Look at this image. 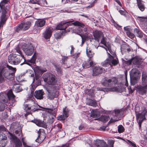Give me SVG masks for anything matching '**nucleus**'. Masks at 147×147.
Wrapping results in <instances>:
<instances>
[{
    "instance_id": "obj_1",
    "label": "nucleus",
    "mask_w": 147,
    "mask_h": 147,
    "mask_svg": "<svg viewBox=\"0 0 147 147\" xmlns=\"http://www.w3.org/2000/svg\"><path fill=\"white\" fill-rule=\"evenodd\" d=\"M15 96L11 90H9L7 94L5 93L0 94V112L2 111L5 109V105L1 101H3L6 105L9 106L11 103L15 102Z\"/></svg>"
},
{
    "instance_id": "obj_2",
    "label": "nucleus",
    "mask_w": 147,
    "mask_h": 147,
    "mask_svg": "<svg viewBox=\"0 0 147 147\" xmlns=\"http://www.w3.org/2000/svg\"><path fill=\"white\" fill-rule=\"evenodd\" d=\"M7 68L0 67V83L4 80V77L2 74L7 79L12 80L14 78V74L16 71V68H13L8 65H7Z\"/></svg>"
},
{
    "instance_id": "obj_3",
    "label": "nucleus",
    "mask_w": 147,
    "mask_h": 147,
    "mask_svg": "<svg viewBox=\"0 0 147 147\" xmlns=\"http://www.w3.org/2000/svg\"><path fill=\"white\" fill-rule=\"evenodd\" d=\"M8 61L12 64L17 65L21 62V65H22L26 61L25 59L24 55L21 56L18 54H10L8 57Z\"/></svg>"
},
{
    "instance_id": "obj_4",
    "label": "nucleus",
    "mask_w": 147,
    "mask_h": 147,
    "mask_svg": "<svg viewBox=\"0 0 147 147\" xmlns=\"http://www.w3.org/2000/svg\"><path fill=\"white\" fill-rule=\"evenodd\" d=\"M137 90L139 94L143 95L147 92V74L143 72L142 74V84L138 86Z\"/></svg>"
},
{
    "instance_id": "obj_5",
    "label": "nucleus",
    "mask_w": 147,
    "mask_h": 147,
    "mask_svg": "<svg viewBox=\"0 0 147 147\" xmlns=\"http://www.w3.org/2000/svg\"><path fill=\"white\" fill-rule=\"evenodd\" d=\"M71 25L74 26H79L82 27L84 25L82 23L76 21L74 22L73 21L66 22L65 21L61 22L56 27L57 29L60 30H64L69 26Z\"/></svg>"
},
{
    "instance_id": "obj_6",
    "label": "nucleus",
    "mask_w": 147,
    "mask_h": 147,
    "mask_svg": "<svg viewBox=\"0 0 147 147\" xmlns=\"http://www.w3.org/2000/svg\"><path fill=\"white\" fill-rule=\"evenodd\" d=\"M118 79L115 77H113L111 78L105 77L102 79V84L105 87H111L116 84H118Z\"/></svg>"
},
{
    "instance_id": "obj_7",
    "label": "nucleus",
    "mask_w": 147,
    "mask_h": 147,
    "mask_svg": "<svg viewBox=\"0 0 147 147\" xmlns=\"http://www.w3.org/2000/svg\"><path fill=\"white\" fill-rule=\"evenodd\" d=\"M139 109V107L136 106L135 108V111L136 114V119L138 121L139 126L140 127L142 122L144 119H145V115L147 111L145 110L139 111H138Z\"/></svg>"
},
{
    "instance_id": "obj_8",
    "label": "nucleus",
    "mask_w": 147,
    "mask_h": 147,
    "mask_svg": "<svg viewBox=\"0 0 147 147\" xmlns=\"http://www.w3.org/2000/svg\"><path fill=\"white\" fill-rule=\"evenodd\" d=\"M8 138L13 142L16 147H22V144L21 141L16 136L9 132H8Z\"/></svg>"
},
{
    "instance_id": "obj_9",
    "label": "nucleus",
    "mask_w": 147,
    "mask_h": 147,
    "mask_svg": "<svg viewBox=\"0 0 147 147\" xmlns=\"http://www.w3.org/2000/svg\"><path fill=\"white\" fill-rule=\"evenodd\" d=\"M56 109H50L47 108V111L49 118H48V122L49 124L52 123L54 121V119L56 115Z\"/></svg>"
},
{
    "instance_id": "obj_10",
    "label": "nucleus",
    "mask_w": 147,
    "mask_h": 147,
    "mask_svg": "<svg viewBox=\"0 0 147 147\" xmlns=\"http://www.w3.org/2000/svg\"><path fill=\"white\" fill-rule=\"evenodd\" d=\"M48 76L49 77L47 78V82L48 84L52 85L56 84L57 81L55 76L51 73H47V77Z\"/></svg>"
},
{
    "instance_id": "obj_11",
    "label": "nucleus",
    "mask_w": 147,
    "mask_h": 147,
    "mask_svg": "<svg viewBox=\"0 0 147 147\" xmlns=\"http://www.w3.org/2000/svg\"><path fill=\"white\" fill-rule=\"evenodd\" d=\"M22 47L23 50L25 53L28 55H31L33 53L34 48L32 44L26 45Z\"/></svg>"
},
{
    "instance_id": "obj_12",
    "label": "nucleus",
    "mask_w": 147,
    "mask_h": 147,
    "mask_svg": "<svg viewBox=\"0 0 147 147\" xmlns=\"http://www.w3.org/2000/svg\"><path fill=\"white\" fill-rule=\"evenodd\" d=\"M31 22H27L24 23H22L20 25L17 27L16 30V32H18L20 30H24L28 29L30 27Z\"/></svg>"
},
{
    "instance_id": "obj_13",
    "label": "nucleus",
    "mask_w": 147,
    "mask_h": 147,
    "mask_svg": "<svg viewBox=\"0 0 147 147\" xmlns=\"http://www.w3.org/2000/svg\"><path fill=\"white\" fill-rule=\"evenodd\" d=\"M47 90L48 92L47 97L50 100H53L55 96L56 91L53 86H51L49 88H47Z\"/></svg>"
},
{
    "instance_id": "obj_14",
    "label": "nucleus",
    "mask_w": 147,
    "mask_h": 147,
    "mask_svg": "<svg viewBox=\"0 0 147 147\" xmlns=\"http://www.w3.org/2000/svg\"><path fill=\"white\" fill-rule=\"evenodd\" d=\"M100 43L103 44L104 46L106 47H105V49L106 51L107 52L108 50H109L110 53L113 56L115 55V52L112 51L111 45L108 42H107L105 40L104 37H103L100 41Z\"/></svg>"
},
{
    "instance_id": "obj_15",
    "label": "nucleus",
    "mask_w": 147,
    "mask_h": 147,
    "mask_svg": "<svg viewBox=\"0 0 147 147\" xmlns=\"http://www.w3.org/2000/svg\"><path fill=\"white\" fill-rule=\"evenodd\" d=\"M140 73L136 68L133 69L130 71V76L136 80L140 78Z\"/></svg>"
},
{
    "instance_id": "obj_16",
    "label": "nucleus",
    "mask_w": 147,
    "mask_h": 147,
    "mask_svg": "<svg viewBox=\"0 0 147 147\" xmlns=\"http://www.w3.org/2000/svg\"><path fill=\"white\" fill-rule=\"evenodd\" d=\"M105 69L100 67H95L93 69V75L97 76L104 72Z\"/></svg>"
},
{
    "instance_id": "obj_17",
    "label": "nucleus",
    "mask_w": 147,
    "mask_h": 147,
    "mask_svg": "<svg viewBox=\"0 0 147 147\" xmlns=\"http://www.w3.org/2000/svg\"><path fill=\"white\" fill-rule=\"evenodd\" d=\"M93 147H108V146L103 140H97L94 143Z\"/></svg>"
},
{
    "instance_id": "obj_18",
    "label": "nucleus",
    "mask_w": 147,
    "mask_h": 147,
    "mask_svg": "<svg viewBox=\"0 0 147 147\" xmlns=\"http://www.w3.org/2000/svg\"><path fill=\"white\" fill-rule=\"evenodd\" d=\"M93 65V61L91 59H89L87 61H84L82 65L83 69H86L90 67Z\"/></svg>"
},
{
    "instance_id": "obj_19",
    "label": "nucleus",
    "mask_w": 147,
    "mask_h": 147,
    "mask_svg": "<svg viewBox=\"0 0 147 147\" xmlns=\"http://www.w3.org/2000/svg\"><path fill=\"white\" fill-rule=\"evenodd\" d=\"M44 94L45 93L42 90H38L35 91L34 96L37 99L41 100L43 99V96Z\"/></svg>"
},
{
    "instance_id": "obj_20",
    "label": "nucleus",
    "mask_w": 147,
    "mask_h": 147,
    "mask_svg": "<svg viewBox=\"0 0 147 147\" xmlns=\"http://www.w3.org/2000/svg\"><path fill=\"white\" fill-rule=\"evenodd\" d=\"M93 34L95 40L98 42H99V39L103 36L101 32L98 30H96L93 32Z\"/></svg>"
},
{
    "instance_id": "obj_21",
    "label": "nucleus",
    "mask_w": 147,
    "mask_h": 147,
    "mask_svg": "<svg viewBox=\"0 0 147 147\" xmlns=\"http://www.w3.org/2000/svg\"><path fill=\"white\" fill-rule=\"evenodd\" d=\"M107 53L108 55L109 58L110 59V65H116L118 63V60L117 59H114L113 57L109 53L107 52Z\"/></svg>"
},
{
    "instance_id": "obj_22",
    "label": "nucleus",
    "mask_w": 147,
    "mask_h": 147,
    "mask_svg": "<svg viewBox=\"0 0 147 147\" xmlns=\"http://www.w3.org/2000/svg\"><path fill=\"white\" fill-rule=\"evenodd\" d=\"M132 63L134 65H140L142 63V60L137 57L132 58Z\"/></svg>"
},
{
    "instance_id": "obj_23",
    "label": "nucleus",
    "mask_w": 147,
    "mask_h": 147,
    "mask_svg": "<svg viewBox=\"0 0 147 147\" xmlns=\"http://www.w3.org/2000/svg\"><path fill=\"white\" fill-rule=\"evenodd\" d=\"M32 121L35 123L38 126L46 128V125L45 123L43 121H42L38 119H34V120H32Z\"/></svg>"
},
{
    "instance_id": "obj_24",
    "label": "nucleus",
    "mask_w": 147,
    "mask_h": 147,
    "mask_svg": "<svg viewBox=\"0 0 147 147\" xmlns=\"http://www.w3.org/2000/svg\"><path fill=\"white\" fill-rule=\"evenodd\" d=\"M24 106L25 107L24 110L27 112H28V111L30 110H31L32 111H35L37 110H42V109H36L35 108V106L34 105L30 106L29 105H25Z\"/></svg>"
},
{
    "instance_id": "obj_25",
    "label": "nucleus",
    "mask_w": 147,
    "mask_h": 147,
    "mask_svg": "<svg viewBox=\"0 0 147 147\" xmlns=\"http://www.w3.org/2000/svg\"><path fill=\"white\" fill-rule=\"evenodd\" d=\"M137 1L138 7L141 11H143L145 9L143 1L141 0H137Z\"/></svg>"
},
{
    "instance_id": "obj_26",
    "label": "nucleus",
    "mask_w": 147,
    "mask_h": 147,
    "mask_svg": "<svg viewBox=\"0 0 147 147\" xmlns=\"http://www.w3.org/2000/svg\"><path fill=\"white\" fill-rule=\"evenodd\" d=\"M86 103L88 105L94 107H96L97 106V103L96 101L94 100L91 99H87Z\"/></svg>"
},
{
    "instance_id": "obj_27",
    "label": "nucleus",
    "mask_w": 147,
    "mask_h": 147,
    "mask_svg": "<svg viewBox=\"0 0 147 147\" xmlns=\"http://www.w3.org/2000/svg\"><path fill=\"white\" fill-rule=\"evenodd\" d=\"M121 111L119 109H116L113 111L112 113L114 117H117L120 119Z\"/></svg>"
},
{
    "instance_id": "obj_28",
    "label": "nucleus",
    "mask_w": 147,
    "mask_h": 147,
    "mask_svg": "<svg viewBox=\"0 0 147 147\" xmlns=\"http://www.w3.org/2000/svg\"><path fill=\"white\" fill-rule=\"evenodd\" d=\"M53 30V28L51 27H49L47 29V41H49V38H50Z\"/></svg>"
},
{
    "instance_id": "obj_29",
    "label": "nucleus",
    "mask_w": 147,
    "mask_h": 147,
    "mask_svg": "<svg viewBox=\"0 0 147 147\" xmlns=\"http://www.w3.org/2000/svg\"><path fill=\"white\" fill-rule=\"evenodd\" d=\"M110 119L109 116L106 115H102L99 118L94 119L95 120H99L104 123L107 122Z\"/></svg>"
},
{
    "instance_id": "obj_30",
    "label": "nucleus",
    "mask_w": 147,
    "mask_h": 147,
    "mask_svg": "<svg viewBox=\"0 0 147 147\" xmlns=\"http://www.w3.org/2000/svg\"><path fill=\"white\" fill-rule=\"evenodd\" d=\"M136 18L139 22L141 23H145L147 22V17L136 16Z\"/></svg>"
},
{
    "instance_id": "obj_31",
    "label": "nucleus",
    "mask_w": 147,
    "mask_h": 147,
    "mask_svg": "<svg viewBox=\"0 0 147 147\" xmlns=\"http://www.w3.org/2000/svg\"><path fill=\"white\" fill-rule=\"evenodd\" d=\"M99 116V112L98 109L93 110L91 112V116L93 118H97Z\"/></svg>"
},
{
    "instance_id": "obj_32",
    "label": "nucleus",
    "mask_w": 147,
    "mask_h": 147,
    "mask_svg": "<svg viewBox=\"0 0 147 147\" xmlns=\"http://www.w3.org/2000/svg\"><path fill=\"white\" fill-rule=\"evenodd\" d=\"M84 26L82 27L81 26H77L79 27L78 32L82 34H86V32L87 30V28L82 23Z\"/></svg>"
},
{
    "instance_id": "obj_33",
    "label": "nucleus",
    "mask_w": 147,
    "mask_h": 147,
    "mask_svg": "<svg viewBox=\"0 0 147 147\" xmlns=\"http://www.w3.org/2000/svg\"><path fill=\"white\" fill-rule=\"evenodd\" d=\"M45 21L43 20H37L35 22V25L37 27L43 26L45 24Z\"/></svg>"
},
{
    "instance_id": "obj_34",
    "label": "nucleus",
    "mask_w": 147,
    "mask_h": 147,
    "mask_svg": "<svg viewBox=\"0 0 147 147\" xmlns=\"http://www.w3.org/2000/svg\"><path fill=\"white\" fill-rule=\"evenodd\" d=\"M13 52L15 53V54H15L16 55L18 54L21 56L24 55H23L21 51L20 50V49L18 45L15 49L13 50Z\"/></svg>"
},
{
    "instance_id": "obj_35",
    "label": "nucleus",
    "mask_w": 147,
    "mask_h": 147,
    "mask_svg": "<svg viewBox=\"0 0 147 147\" xmlns=\"http://www.w3.org/2000/svg\"><path fill=\"white\" fill-rule=\"evenodd\" d=\"M63 31L60 30L58 31L54 35L56 39H59L61 38L63 36Z\"/></svg>"
},
{
    "instance_id": "obj_36",
    "label": "nucleus",
    "mask_w": 147,
    "mask_h": 147,
    "mask_svg": "<svg viewBox=\"0 0 147 147\" xmlns=\"http://www.w3.org/2000/svg\"><path fill=\"white\" fill-rule=\"evenodd\" d=\"M86 54L88 57L90 59L93 57L94 53L91 50L90 48L88 49V47L86 49Z\"/></svg>"
},
{
    "instance_id": "obj_37",
    "label": "nucleus",
    "mask_w": 147,
    "mask_h": 147,
    "mask_svg": "<svg viewBox=\"0 0 147 147\" xmlns=\"http://www.w3.org/2000/svg\"><path fill=\"white\" fill-rule=\"evenodd\" d=\"M134 32L137 36L140 37L142 38L143 36L142 33L140 30L138 28H135L134 30Z\"/></svg>"
},
{
    "instance_id": "obj_38",
    "label": "nucleus",
    "mask_w": 147,
    "mask_h": 147,
    "mask_svg": "<svg viewBox=\"0 0 147 147\" xmlns=\"http://www.w3.org/2000/svg\"><path fill=\"white\" fill-rule=\"evenodd\" d=\"M37 55L38 54L37 53H35L33 55L31 59L28 60V62L32 63H35Z\"/></svg>"
},
{
    "instance_id": "obj_39",
    "label": "nucleus",
    "mask_w": 147,
    "mask_h": 147,
    "mask_svg": "<svg viewBox=\"0 0 147 147\" xmlns=\"http://www.w3.org/2000/svg\"><path fill=\"white\" fill-rule=\"evenodd\" d=\"M109 58L107 59L106 60L101 63L102 65L104 67H107L108 65H110Z\"/></svg>"
},
{
    "instance_id": "obj_40",
    "label": "nucleus",
    "mask_w": 147,
    "mask_h": 147,
    "mask_svg": "<svg viewBox=\"0 0 147 147\" xmlns=\"http://www.w3.org/2000/svg\"><path fill=\"white\" fill-rule=\"evenodd\" d=\"M79 57V54H76L74 57L75 59H76V61L77 64H78V67H79L80 65L81 64L82 62V60L80 58L77 59L78 57Z\"/></svg>"
},
{
    "instance_id": "obj_41",
    "label": "nucleus",
    "mask_w": 147,
    "mask_h": 147,
    "mask_svg": "<svg viewBox=\"0 0 147 147\" xmlns=\"http://www.w3.org/2000/svg\"><path fill=\"white\" fill-rule=\"evenodd\" d=\"M63 115L66 118L69 115L68 110L66 107H65L63 108Z\"/></svg>"
},
{
    "instance_id": "obj_42",
    "label": "nucleus",
    "mask_w": 147,
    "mask_h": 147,
    "mask_svg": "<svg viewBox=\"0 0 147 147\" xmlns=\"http://www.w3.org/2000/svg\"><path fill=\"white\" fill-rule=\"evenodd\" d=\"M6 15L2 14L1 16V21L0 23V27H1L3 25V24L5 22L6 19L5 18Z\"/></svg>"
},
{
    "instance_id": "obj_43",
    "label": "nucleus",
    "mask_w": 147,
    "mask_h": 147,
    "mask_svg": "<svg viewBox=\"0 0 147 147\" xmlns=\"http://www.w3.org/2000/svg\"><path fill=\"white\" fill-rule=\"evenodd\" d=\"M7 143L6 140H2L0 141V147H5Z\"/></svg>"
},
{
    "instance_id": "obj_44",
    "label": "nucleus",
    "mask_w": 147,
    "mask_h": 147,
    "mask_svg": "<svg viewBox=\"0 0 147 147\" xmlns=\"http://www.w3.org/2000/svg\"><path fill=\"white\" fill-rule=\"evenodd\" d=\"M121 7H119V6L117 7L116 8V9L117 10H119V12L120 13V14L122 15L125 16L127 13V12L125 11H123L122 10H121L119 9Z\"/></svg>"
},
{
    "instance_id": "obj_45",
    "label": "nucleus",
    "mask_w": 147,
    "mask_h": 147,
    "mask_svg": "<svg viewBox=\"0 0 147 147\" xmlns=\"http://www.w3.org/2000/svg\"><path fill=\"white\" fill-rule=\"evenodd\" d=\"M125 130L124 128L122 125H119L118 126V130L119 133H123Z\"/></svg>"
},
{
    "instance_id": "obj_46",
    "label": "nucleus",
    "mask_w": 147,
    "mask_h": 147,
    "mask_svg": "<svg viewBox=\"0 0 147 147\" xmlns=\"http://www.w3.org/2000/svg\"><path fill=\"white\" fill-rule=\"evenodd\" d=\"M126 34L131 39H133L134 38L135 36L131 32L130 30L129 31L126 32Z\"/></svg>"
},
{
    "instance_id": "obj_47",
    "label": "nucleus",
    "mask_w": 147,
    "mask_h": 147,
    "mask_svg": "<svg viewBox=\"0 0 147 147\" xmlns=\"http://www.w3.org/2000/svg\"><path fill=\"white\" fill-rule=\"evenodd\" d=\"M113 116L114 118H111L110 119V121H109V123H114L115 121H117L120 119L116 118V117H114Z\"/></svg>"
},
{
    "instance_id": "obj_48",
    "label": "nucleus",
    "mask_w": 147,
    "mask_h": 147,
    "mask_svg": "<svg viewBox=\"0 0 147 147\" xmlns=\"http://www.w3.org/2000/svg\"><path fill=\"white\" fill-rule=\"evenodd\" d=\"M85 93L92 96L93 95V90L92 89H87L85 91Z\"/></svg>"
},
{
    "instance_id": "obj_49",
    "label": "nucleus",
    "mask_w": 147,
    "mask_h": 147,
    "mask_svg": "<svg viewBox=\"0 0 147 147\" xmlns=\"http://www.w3.org/2000/svg\"><path fill=\"white\" fill-rule=\"evenodd\" d=\"M57 119L59 120H64L66 119V118L63 116V115H61L58 116L57 118Z\"/></svg>"
},
{
    "instance_id": "obj_50",
    "label": "nucleus",
    "mask_w": 147,
    "mask_h": 147,
    "mask_svg": "<svg viewBox=\"0 0 147 147\" xmlns=\"http://www.w3.org/2000/svg\"><path fill=\"white\" fill-rule=\"evenodd\" d=\"M15 133L17 136L21 137L22 136V132L21 130H16L15 131Z\"/></svg>"
},
{
    "instance_id": "obj_51",
    "label": "nucleus",
    "mask_w": 147,
    "mask_h": 147,
    "mask_svg": "<svg viewBox=\"0 0 147 147\" xmlns=\"http://www.w3.org/2000/svg\"><path fill=\"white\" fill-rule=\"evenodd\" d=\"M14 88L16 89V90L17 92H19L20 91H21L22 90V89L20 88V86H19L18 85L14 86Z\"/></svg>"
},
{
    "instance_id": "obj_52",
    "label": "nucleus",
    "mask_w": 147,
    "mask_h": 147,
    "mask_svg": "<svg viewBox=\"0 0 147 147\" xmlns=\"http://www.w3.org/2000/svg\"><path fill=\"white\" fill-rule=\"evenodd\" d=\"M56 70L58 74H61L62 73V70L60 67H56Z\"/></svg>"
},
{
    "instance_id": "obj_53",
    "label": "nucleus",
    "mask_w": 147,
    "mask_h": 147,
    "mask_svg": "<svg viewBox=\"0 0 147 147\" xmlns=\"http://www.w3.org/2000/svg\"><path fill=\"white\" fill-rule=\"evenodd\" d=\"M94 1H93L92 3H89V5L86 7V8H91L94 6Z\"/></svg>"
},
{
    "instance_id": "obj_54",
    "label": "nucleus",
    "mask_w": 147,
    "mask_h": 147,
    "mask_svg": "<svg viewBox=\"0 0 147 147\" xmlns=\"http://www.w3.org/2000/svg\"><path fill=\"white\" fill-rule=\"evenodd\" d=\"M5 1H2L1 3H0V7L1 8L3 6H4L5 4L7 3H5Z\"/></svg>"
},
{
    "instance_id": "obj_55",
    "label": "nucleus",
    "mask_w": 147,
    "mask_h": 147,
    "mask_svg": "<svg viewBox=\"0 0 147 147\" xmlns=\"http://www.w3.org/2000/svg\"><path fill=\"white\" fill-rule=\"evenodd\" d=\"M37 68L38 69V71L40 73L42 74L43 73H44L46 71L45 70H44L42 69H40L38 67H37Z\"/></svg>"
},
{
    "instance_id": "obj_56",
    "label": "nucleus",
    "mask_w": 147,
    "mask_h": 147,
    "mask_svg": "<svg viewBox=\"0 0 147 147\" xmlns=\"http://www.w3.org/2000/svg\"><path fill=\"white\" fill-rule=\"evenodd\" d=\"M114 26L117 29H119L121 27V26L115 23H114Z\"/></svg>"
},
{
    "instance_id": "obj_57",
    "label": "nucleus",
    "mask_w": 147,
    "mask_h": 147,
    "mask_svg": "<svg viewBox=\"0 0 147 147\" xmlns=\"http://www.w3.org/2000/svg\"><path fill=\"white\" fill-rule=\"evenodd\" d=\"M6 129L5 127L3 126H0V130L1 131H6Z\"/></svg>"
},
{
    "instance_id": "obj_58",
    "label": "nucleus",
    "mask_w": 147,
    "mask_h": 147,
    "mask_svg": "<svg viewBox=\"0 0 147 147\" xmlns=\"http://www.w3.org/2000/svg\"><path fill=\"white\" fill-rule=\"evenodd\" d=\"M128 141L129 143L131 144L132 146H133L134 147H137L135 144L132 143L129 140H128Z\"/></svg>"
},
{
    "instance_id": "obj_59",
    "label": "nucleus",
    "mask_w": 147,
    "mask_h": 147,
    "mask_svg": "<svg viewBox=\"0 0 147 147\" xmlns=\"http://www.w3.org/2000/svg\"><path fill=\"white\" fill-rule=\"evenodd\" d=\"M124 29L126 32L129 31L130 30V29L128 26L125 27Z\"/></svg>"
},
{
    "instance_id": "obj_60",
    "label": "nucleus",
    "mask_w": 147,
    "mask_h": 147,
    "mask_svg": "<svg viewBox=\"0 0 147 147\" xmlns=\"http://www.w3.org/2000/svg\"><path fill=\"white\" fill-rule=\"evenodd\" d=\"M67 57H64L62 59V63L63 64H65L66 63L65 62V61H66L67 59Z\"/></svg>"
},
{
    "instance_id": "obj_61",
    "label": "nucleus",
    "mask_w": 147,
    "mask_h": 147,
    "mask_svg": "<svg viewBox=\"0 0 147 147\" xmlns=\"http://www.w3.org/2000/svg\"><path fill=\"white\" fill-rule=\"evenodd\" d=\"M132 62V59H131L130 60H129L128 61H127L126 62V63L127 64V65H130L131 63Z\"/></svg>"
},
{
    "instance_id": "obj_62",
    "label": "nucleus",
    "mask_w": 147,
    "mask_h": 147,
    "mask_svg": "<svg viewBox=\"0 0 147 147\" xmlns=\"http://www.w3.org/2000/svg\"><path fill=\"white\" fill-rule=\"evenodd\" d=\"M115 1L118 4L120 7H122V5L119 0H115Z\"/></svg>"
},
{
    "instance_id": "obj_63",
    "label": "nucleus",
    "mask_w": 147,
    "mask_h": 147,
    "mask_svg": "<svg viewBox=\"0 0 147 147\" xmlns=\"http://www.w3.org/2000/svg\"><path fill=\"white\" fill-rule=\"evenodd\" d=\"M37 0H30V2L32 3L35 4L37 3Z\"/></svg>"
},
{
    "instance_id": "obj_64",
    "label": "nucleus",
    "mask_w": 147,
    "mask_h": 147,
    "mask_svg": "<svg viewBox=\"0 0 147 147\" xmlns=\"http://www.w3.org/2000/svg\"><path fill=\"white\" fill-rule=\"evenodd\" d=\"M69 143H66L65 144L62 145L61 147H69Z\"/></svg>"
}]
</instances>
